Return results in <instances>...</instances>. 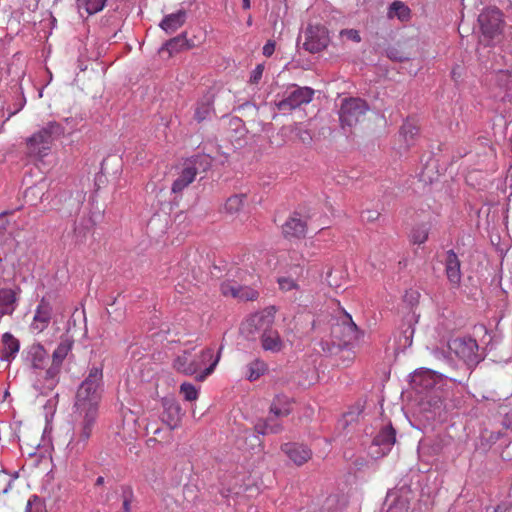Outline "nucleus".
Returning a JSON list of instances; mask_svg holds the SVG:
<instances>
[{
    "label": "nucleus",
    "mask_w": 512,
    "mask_h": 512,
    "mask_svg": "<svg viewBox=\"0 0 512 512\" xmlns=\"http://www.w3.org/2000/svg\"><path fill=\"white\" fill-rule=\"evenodd\" d=\"M102 385V369L92 367L77 390L72 413V435L66 446L69 458L77 457L86 449L95 430Z\"/></svg>",
    "instance_id": "obj_1"
},
{
    "label": "nucleus",
    "mask_w": 512,
    "mask_h": 512,
    "mask_svg": "<svg viewBox=\"0 0 512 512\" xmlns=\"http://www.w3.org/2000/svg\"><path fill=\"white\" fill-rule=\"evenodd\" d=\"M221 351L222 347L215 357L212 348H205L196 354L184 351L175 358L173 367L184 375L196 374V380L203 381L214 371L220 360Z\"/></svg>",
    "instance_id": "obj_2"
},
{
    "label": "nucleus",
    "mask_w": 512,
    "mask_h": 512,
    "mask_svg": "<svg viewBox=\"0 0 512 512\" xmlns=\"http://www.w3.org/2000/svg\"><path fill=\"white\" fill-rule=\"evenodd\" d=\"M273 322L274 316L271 313L256 314L242 325L241 331L251 339L259 333L262 348L265 351L278 353L283 349L284 344L278 331L272 327Z\"/></svg>",
    "instance_id": "obj_3"
},
{
    "label": "nucleus",
    "mask_w": 512,
    "mask_h": 512,
    "mask_svg": "<svg viewBox=\"0 0 512 512\" xmlns=\"http://www.w3.org/2000/svg\"><path fill=\"white\" fill-rule=\"evenodd\" d=\"M65 133L64 127L55 121L35 132L26 141L28 152L34 156H43L50 149L53 141L59 139Z\"/></svg>",
    "instance_id": "obj_4"
},
{
    "label": "nucleus",
    "mask_w": 512,
    "mask_h": 512,
    "mask_svg": "<svg viewBox=\"0 0 512 512\" xmlns=\"http://www.w3.org/2000/svg\"><path fill=\"white\" fill-rule=\"evenodd\" d=\"M478 22L484 39L487 44H494L501 39L504 20L502 13L497 8H488L480 13Z\"/></svg>",
    "instance_id": "obj_5"
},
{
    "label": "nucleus",
    "mask_w": 512,
    "mask_h": 512,
    "mask_svg": "<svg viewBox=\"0 0 512 512\" xmlns=\"http://www.w3.org/2000/svg\"><path fill=\"white\" fill-rule=\"evenodd\" d=\"M369 110L367 102L361 98L349 97L341 101L339 120L342 128L356 126Z\"/></svg>",
    "instance_id": "obj_6"
},
{
    "label": "nucleus",
    "mask_w": 512,
    "mask_h": 512,
    "mask_svg": "<svg viewBox=\"0 0 512 512\" xmlns=\"http://www.w3.org/2000/svg\"><path fill=\"white\" fill-rule=\"evenodd\" d=\"M332 337L337 340L333 341V346L346 347L353 345L360 338V332L356 324L353 322L351 316L347 313L340 321L333 324L331 328Z\"/></svg>",
    "instance_id": "obj_7"
},
{
    "label": "nucleus",
    "mask_w": 512,
    "mask_h": 512,
    "mask_svg": "<svg viewBox=\"0 0 512 512\" xmlns=\"http://www.w3.org/2000/svg\"><path fill=\"white\" fill-rule=\"evenodd\" d=\"M207 160L208 159L205 156H195L190 159H187L183 163V168L179 176L175 179V181L172 184V192L180 193L186 187H188L194 181L196 175L198 174L199 167L202 166L204 162L206 164H209Z\"/></svg>",
    "instance_id": "obj_8"
},
{
    "label": "nucleus",
    "mask_w": 512,
    "mask_h": 512,
    "mask_svg": "<svg viewBox=\"0 0 512 512\" xmlns=\"http://www.w3.org/2000/svg\"><path fill=\"white\" fill-rule=\"evenodd\" d=\"M314 95V90L310 87L293 86L292 91H287L282 100L276 103L279 111L290 112L303 104L309 103Z\"/></svg>",
    "instance_id": "obj_9"
},
{
    "label": "nucleus",
    "mask_w": 512,
    "mask_h": 512,
    "mask_svg": "<svg viewBox=\"0 0 512 512\" xmlns=\"http://www.w3.org/2000/svg\"><path fill=\"white\" fill-rule=\"evenodd\" d=\"M449 349L468 366L476 365L480 361L478 344L472 338H456L449 342Z\"/></svg>",
    "instance_id": "obj_10"
},
{
    "label": "nucleus",
    "mask_w": 512,
    "mask_h": 512,
    "mask_svg": "<svg viewBox=\"0 0 512 512\" xmlns=\"http://www.w3.org/2000/svg\"><path fill=\"white\" fill-rule=\"evenodd\" d=\"M303 48L309 53H319L327 48L330 38L328 30L321 25H309L305 30Z\"/></svg>",
    "instance_id": "obj_11"
},
{
    "label": "nucleus",
    "mask_w": 512,
    "mask_h": 512,
    "mask_svg": "<svg viewBox=\"0 0 512 512\" xmlns=\"http://www.w3.org/2000/svg\"><path fill=\"white\" fill-rule=\"evenodd\" d=\"M411 499L412 491L405 485L388 492L386 497L388 508L386 512H407Z\"/></svg>",
    "instance_id": "obj_12"
},
{
    "label": "nucleus",
    "mask_w": 512,
    "mask_h": 512,
    "mask_svg": "<svg viewBox=\"0 0 512 512\" xmlns=\"http://www.w3.org/2000/svg\"><path fill=\"white\" fill-rule=\"evenodd\" d=\"M60 372L61 370L53 365H50L47 369L39 370L33 384L34 389L43 395L49 394L59 383Z\"/></svg>",
    "instance_id": "obj_13"
},
{
    "label": "nucleus",
    "mask_w": 512,
    "mask_h": 512,
    "mask_svg": "<svg viewBox=\"0 0 512 512\" xmlns=\"http://www.w3.org/2000/svg\"><path fill=\"white\" fill-rule=\"evenodd\" d=\"M162 407V422L165 423L170 430L179 427L183 416L180 404L174 398L165 397L162 399Z\"/></svg>",
    "instance_id": "obj_14"
},
{
    "label": "nucleus",
    "mask_w": 512,
    "mask_h": 512,
    "mask_svg": "<svg viewBox=\"0 0 512 512\" xmlns=\"http://www.w3.org/2000/svg\"><path fill=\"white\" fill-rule=\"evenodd\" d=\"M444 265L448 281L452 286L458 287L462 279L461 262L453 250H448L446 252Z\"/></svg>",
    "instance_id": "obj_15"
},
{
    "label": "nucleus",
    "mask_w": 512,
    "mask_h": 512,
    "mask_svg": "<svg viewBox=\"0 0 512 512\" xmlns=\"http://www.w3.org/2000/svg\"><path fill=\"white\" fill-rule=\"evenodd\" d=\"M52 312L53 309L51 303L43 297L35 310L31 328L38 332H42L46 329L50 324Z\"/></svg>",
    "instance_id": "obj_16"
},
{
    "label": "nucleus",
    "mask_w": 512,
    "mask_h": 512,
    "mask_svg": "<svg viewBox=\"0 0 512 512\" xmlns=\"http://www.w3.org/2000/svg\"><path fill=\"white\" fill-rule=\"evenodd\" d=\"M437 384V375L431 370L416 371L411 376V385L418 392L429 391Z\"/></svg>",
    "instance_id": "obj_17"
},
{
    "label": "nucleus",
    "mask_w": 512,
    "mask_h": 512,
    "mask_svg": "<svg viewBox=\"0 0 512 512\" xmlns=\"http://www.w3.org/2000/svg\"><path fill=\"white\" fill-rule=\"evenodd\" d=\"M281 449L298 466L306 463L312 456L309 448L297 443H285Z\"/></svg>",
    "instance_id": "obj_18"
},
{
    "label": "nucleus",
    "mask_w": 512,
    "mask_h": 512,
    "mask_svg": "<svg viewBox=\"0 0 512 512\" xmlns=\"http://www.w3.org/2000/svg\"><path fill=\"white\" fill-rule=\"evenodd\" d=\"M221 291L223 295L225 296H232L234 298H238L240 300H254L257 298L258 293L257 291L249 288V287H243L236 283L232 282H223L221 284Z\"/></svg>",
    "instance_id": "obj_19"
},
{
    "label": "nucleus",
    "mask_w": 512,
    "mask_h": 512,
    "mask_svg": "<svg viewBox=\"0 0 512 512\" xmlns=\"http://www.w3.org/2000/svg\"><path fill=\"white\" fill-rule=\"evenodd\" d=\"M396 441V431L395 429L389 425L385 426L380 430V432L375 436L373 440V445L380 448V451L377 454L385 455L394 445Z\"/></svg>",
    "instance_id": "obj_20"
},
{
    "label": "nucleus",
    "mask_w": 512,
    "mask_h": 512,
    "mask_svg": "<svg viewBox=\"0 0 512 512\" xmlns=\"http://www.w3.org/2000/svg\"><path fill=\"white\" fill-rule=\"evenodd\" d=\"M282 231L287 238H300L305 236L306 223L297 215H294L283 224Z\"/></svg>",
    "instance_id": "obj_21"
},
{
    "label": "nucleus",
    "mask_w": 512,
    "mask_h": 512,
    "mask_svg": "<svg viewBox=\"0 0 512 512\" xmlns=\"http://www.w3.org/2000/svg\"><path fill=\"white\" fill-rule=\"evenodd\" d=\"M27 358L33 369L42 370L48 361V353L41 344L34 343L29 347Z\"/></svg>",
    "instance_id": "obj_22"
},
{
    "label": "nucleus",
    "mask_w": 512,
    "mask_h": 512,
    "mask_svg": "<svg viewBox=\"0 0 512 512\" xmlns=\"http://www.w3.org/2000/svg\"><path fill=\"white\" fill-rule=\"evenodd\" d=\"M187 18V13L185 10L180 9L175 13L166 15L161 23L160 27L166 32V33H173L176 30H178L180 27L183 26Z\"/></svg>",
    "instance_id": "obj_23"
},
{
    "label": "nucleus",
    "mask_w": 512,
    "mask_h": 512,
    "mask_svg": "<svg viewBox=\"0 0 512 512\" xmlns=\"http://www.w3.org/2000/svg\"><path fill=\"white\" fill-rule=\"evenodd\" d=\"M278 417H275L274 415L270 414L267 418L259 419L255 423V431L260 435H267V434H278L283 431L282 424L277 420Z\"/></svg>",
    "instance_id": "obj_24"
},
{
    "label": "nucleus",
    "mask_w": 512,
    "mask_h": 512,
    "mask_svg": "<svg viewBox=\"0 0 512 512\" xmlns=\"http://www.w3.org/2000/svg\"><path fill=\"white\" fill-rule=\"evenodd\" d=\"M1 341L3 345L1 359L10 362L18 353L20 343L10 332L4 333Z\"/></svg>",
    "instance_id": "obj_25"
},
{
    "label": "nucleus",
    "mask_w": 512,
    "mask_h": 512,
    "mask_svg": "<svg viewBox=\"0 0 512 512\" xmlns=\"http://www.w3.org/2000/svg\"><path fill=\"white\" fill-rule=\"evenodd\" d=\"M270 414L275 417H286L292 412L291 400L286 395H277L271 405Z\"/></svg>",
    "instance_id": "obj_26"
},
{
    "label": "nucleus",
    "mask_w": 512,
    "mask_h": 512,
    "mask_svg": "<svg viewBox=\"0 0 512 512\" xmlns=\"http://www.w3.org/2000/svg\"><path fill=\"white\" fill-rule=\"evenodd\" d=\"M16 295L11 289L0 290V317L12 315L16 309Z\"/></svg>",
    "instance_id": "obj_27"
},
{
    "label": "nucleus",
    "mask_w": 512,
    "mask_h": 512,
    "mask_svg": "<svg viewBox=\"0 0 512 512\" xmlns=\"http://www.w3.org/2000/svg\"><path fill=\"white\" fill-rule=\"evenodd\" d=\"M387 17L397 18L401 22H407L411 18L410 8L402 1H394L388 8Z\"/></svg>",
    "instance_id": "obj_28"
},
{
    "label": "nucleus",
    "mask_w": 512,
    "mask_h": 512,
    "mask_svg": "<svg viewBox=\"0 0 512 512\" xmlns=\"http://www.w3.org/2000/svg\"><path fill=\"white\" fill-rule=\"evenodd\" d=\"M246 369V378L253 382L258 380L262 375L266 373L267 364L260 359H254L247 365Z\"/></svg>",
    "instance_id": "obj_29"
},
{
    "label": "nucleus",
    "mask_w": 512,
    "mask_h": 512,
    "mask_svg": "<svg viewBox=\"0 0 512 512\" xmlns=\"http://www.w3.org/2000/svg\"><path fill=\"white\" fill-rule=\"evenodd\" d=\"M347 504V499L343 495L333 494L326 498L323 509L327 512H340Z\"/></svg>",
    "instance_id": "obj_30"
},
{
    "label": "nucleus",
    "mask_w": 512,
    "mask_h": 512,
    "mask_svg": "<svg viewBox=\"0 0 512 512\" xmlns=\"http://www.w3.org/2000/svg\"><path fill=\"white\" fill-rule=\"evenodd\" d=\"M71 347V343L67 341L61 342L53 351L51 365L61 370L62 363L71 350Z\"/></svg>",
    "instance_id": "obj_31"
},
{
    "label": "nucleus",
    "mask_w": 512,
    "mask_h": 512,
    "mask_svg": "<svg viewBox=\"0 0 512 512\" xmlns=\"http://www.w3.org/2000/svg\"><path fill=\"white\" fill-rule=\"evenodd\" d=\"M106 0H77L78 8L85 9L89 15L101 11L105 6Z\"/></svg>",
    "instance_id": "obj_32"
},
{
    "label": "nucleus",
    "mask_w": 512,
    "mask_h": 512,
    "mask_svg": "<svg viewBox=\"0 0 512 512\" xmlns=\"http://www.w3.org/2000/svg\"><path fill=\"white\" fill-rule=\"evenodd\" d=\"M245 195H233L229 197L224 205V209L229 214H235L241 210L244 204Z\"/></svg>",
    "instance_id": "obj_33"
},
{
    "label": "nucleus",
    "mask_w": 512,
    "mask_h": 512,
    "mask_svg": "<svg viewBox=\"0 0 512 512\" xmlns=\"http://www.w3.org/2000/svg\"><path fill=\"white\" fill-rule=\"evenodd\" d=\"M166 47L170 53H174V52H178L182 49L190 48L185 34H182L173 39H170L166 43Z\"/></svg>",
    "instance_id": "obj_34"
},
{
    "label": "nucleus",
    "mask_w": 512,
    "mask_h": 512,
    "mask_svg": "<svg viewBox=\"0 0 512 512\" xmlns=\"http://www.w3.org/2000/svg\"><path fill=\"white\" fill-rule=\"evenodd\" d=\"M211 112L212 102L210 99H206L205 101L198 103L194 117L198 122H202L210 116Z\"/></svg>",
    "instance_id": "obj_35"
},
{
    "label": "nucleus",
    "mask_w": 512,
    "mask_h": 512,
    "mask_svg": "<svg viewBox=\"0 0 512 512\" xmlns=\"http://www.w3.org/2000/svg\"><path fill=\"white\" fill-rule=\"evenodd\" d=\"M122 509L117 512H131V504L134 499L133 490L128 486L122 487Z\"/></svg>",
    "instance_id": "obj_36"
},
{
    "label": "nucleus",
    "mask_w": 512,
    "mask_h": 512,
    "mask_svg": "<svg viewBox=\"0 0 512 512\" xmlns=\"http://www.w3.org/2000/svg\"><path fill=\"white\" fill-rule=\"evenodd\" d=\"M25 512H48V511L46 509L45 502L37 495H33L28 500Z\"/></svg>",
    "instance_id": "obj_37"
},
{
    "label": "nucleus",
    "mask_w": 512,
    "mask_h": 512,
    "mask_svg": "<svg viewBox=\"0 0 512 512\" xmlns=\"http://www.w3.org/2000/svg\"><path fill=\"white\" fill-rule=\"evenodd\" d=\"M180 393L186 401H195L199 395L198 389L193 384L187 382L181 384Z\"/></svg>",
    "instance_id": "obj_38"
},
{
    "label": "nucleus",
    "mask_w": 512,
    "mask_h": 512,
    "mask_svg": "<svg viewBox=\"0 0 512 512\" xmlns=\"http://www.w3.org/2000/svg\"><path fill=\"white\" fill-rule=\"evenodd\" d=\"M291 132L295 133L297 138L306 145H309L312 142V135L311 133L303 129L299 124H294L291 128Z\"/></svg>",
    "instance_id": "obj_39"
},
{
    "label": "nucleus",
    "mask_w": 512,
    "mask_h": 512,
    "mask_svg": "<svg viewBox=\"0 0 512 512\" xmlns=\"http://www.w3.org/2000/svg\"><path fill=\"white\" fill-rule=\"evenodd\" d=\"M428 238V230L424 226L416 227L411 232V240L414 244H422Z\"/></svg>",
    "instance_id": "obj_40"
},
{
    "label": "nucleus",
    "mask_w": 512,
    "mask_h": 512,
    "mask_svg": "<svg viewBox=\"0 0 512 512\" xmlns=\"http://www.w3.org/2000/svg\"><path fill=\"white\" fill-rule=\"evenodd\" d=\"M89 220L81 221L74 227V234L78 242H84L87 231L89 230Z\"/></svg>",
    "instance_id": "obj_41"
},
{
    "label": "nucleus",
    "mask_w": 512,
    "mask_h": 512,
    "mask_svg": "<svg viewBox=\"0 0 512 512\" xmlns=\"http://www.w3.org/2000/svg\"><path fill=\"white\" fill-rule=\"evenodd\" d=\"M401 134L404 136L405 140L408 142L410 140H413L414 137L418 134V129L412 123L406 122L401 127Z\"/></svg>",
    "instance_id": "obj_42"
},
{
    "label": "nucleus",
    "mask_w": 512,
    "mask_h": 512,
    "mask_svg": "<svg viewBox=\"0 0 512 512\" xmlns=\"http://www.w3.org/2000/svg\"><path fill=\"white\" fill-rule=\"evenodd\" d=\"M411 319L408 321V326L403 330V342L400 338L399 342L403 347H409L412 345V338L414 334V328L411 325Z\"/></svg>",
    "instance_id": "obj_43"
},
{
    "label": "nucleus",
    "mask_w": 512,
    "mask_h": 512,
    "mask_svg": "<svg viewBox=\"0 0 512 512\" xmlns=\"http://www.w3.org/2000/svg\"><path fill=\"white\" fill-rule=\"evenodd\" d=\"M385 55L393 61L402 62L407 60V57H405L396 47H388L385 50Z\"/></svg>",
    "instance_id": "obj_44"
},
{
    "label": "nucleus",
    "mask_w": 512,
    "mask_h": 512,
    "mask_svg": "<svg viewBox=\"0 0 512 512\" xmlns=\"http://www.w3.org/2000/svg\"><path fill=\"white\" fill-rule=\"evenodd\" d=\"M340 36L345 37L348 40H351L355 43L361 42V36L358 30L356 29H343L340 31Z\"/></svg>",
    "instance_id": "obj_45"
},
{
    "label": "nucleus",
    "mask_w": 512,
    "mask_h": 512,
    "mask_svg": "<svg viewBox=\"0 0 512 512\" xmlns=\"http://www.w3.org/2000/svg\"><path fill=\"white\" fill-rule=\"evenodd\" d=\"M278 283H279L281 290H283V291H289V290L298 288L297 283L291 278H286V277L280 278L278 280Z\"/></svg>",
    "instance_id": "obj_46"
},
{
    "label": "nucleus",
    "mask_w": 512,
    "mask_h": 512,
    "mask_svg": "<svg viewBox=\"0 0 512 512\" xmlns=\"http://www.w3.org/2000/svg\"><path fill=\"white\" fill-rule=\"evenodd\" d=\"M263 72H264V65H263V64H258V65L253 69V71L251 72V75H250V83H252V84H257V83H259V81H260V80H261V78H262Z\"/></svg>",
    "instance_id": "obj_47"
},
{
    "label": "nucleus",
    "mask_w": 512,
    "mask_h": 512,
    "mask_svg": "<svg viewBox=\"0 0 512 512\" xmlns=\"http://www.w3.org/2000/svg\"><path fill=\"white\" fill-rule=\"evenodd\" d=\"M10 214V212L8 211H4L2 213H0V238L5 236L6 232H7V229L9 227V220H8V215Z\"/></svg>",
    "instance_id": "obj_48"
},
{
    "label": "nucleus",
    "mask_w": 512,
    "mask_h": 512,
    "mask_svg": "<svg viewBox=\"0 0 512 512\" xmlns=\"http://www.w3.org/2000/svg\"><path fill=\"white\" fill-rule=\"evenodd\" d=\"M380 213L376 210H366L362 212V219L367 222H374L379 218Z\"/></svg>",
    "instance_id": "obj_49"
},
{
    "label": "nucleus",
    "mask_w": 512,
    "mask_h": 512,
    "mask_svg": "<svg viewBox=\"0 0 512 512\" xmlns=\"http://www.w3.org/2000/svg\"><path fill=\"white\" fill-rule=\"evenodd\" d=\"M275 51V42L274 41H268L263 46V55L266 57H270Z\"/></svg>",
    "instance_id": "obj_50"
},
{
    "label": "nucleus",
    "mask_w": 512,
    "mask_h": 512,
    "mask_svg": "<svg viewBox=\"0 0 512 512\" xmlns=\"http://www.w3.org/2000/svg\"><path fill=\"white\" fill-rule=\"evenodd\" d=\"M509 508L506 504L498 505L493 508H487L486 512H508Z\"/></svg>",
    "instance_id": "obj_51"
},
{
    "label": "nucleus",
    "mask_w": 512,
    "mask_h": 512,
    "mask_svg": "<svg viewBox=\"0 0 512 512\" xmlns=\"http://www.w3.org/2000/svg\"><path fill=\"white\" fill-rule=\"evenodd\" d=\"M242 7H243V9H250L251 0H242Z\"/></svg>",
    "instance_id": "obj_52"
},
{
    "label": "nucleus",
    "mask_w": 512,
    "mask_h": 512,
    "mask_svg": "<svg viewBox=\"0 0 512 512\" xmlns=\"http://www.w3.org/2000/svg\"><path fill=\"white\" fill-rule=\"evenodd\" d=\"M104 482H105L104 477L99 476V477L96 479L95 485H96V486H100V485H103V484H104Z\"/></svg>",
    "instance_id": "obj_53"
},
{
    "label": "nucleus",
    "mask_w": 512,
    "mask_h": 512,
    "mask_svg": "<svg viewBox=\"0 0 512 512\" xmlns=\"http://www.w3.org/2000/svg\"><path fill=\"white\" fill-rule=\"evenodd\" d=\"M419 294L417 292H411V299H417Z\"/></svg>",
    "instance_id": "obj_54"
},
{
    "label": "nucleus",
    "mask_w": 512,
    "mask_h": 512,
    "mask_svg": "<svg viewBox=\"0 0 512 512\" xmlns=\"http://www.w3.org/2000/svg\"><path fill=\"white\" fill-rule=\"evenodd\" d=\"M247 25L248 26H251L252 25V16L250 15L247 19Z\"/></svg>",
    "instance_id": "obj_55"
},
{
    "label": "nucleus",
    "mask_w": 512,
    "mask_h": 512,
    "mask_svg": "<svg viewBox=\"0 0 512 512\" xmlns=\"http://www.w3.org/2000/svg\"><path fill=\"white\" fill-rule=\"evenodd\" d=\"M113 495V493H108L105 497V502H108L111 498V496Z\"/></svg>",
    "instance_id": "obj_56"
},
{
    "label": "nucleus",
    "mask_w": 512,
    "mask_h": 512,
    "mask_svg": "<svg viewBox=\"0 0 512 512\" xmlns=\"http://www.w3.org/2000/svg\"><path fill=\"white\" fill-rule=\"evenodd\" d=\"M323 351L332 352V349H331L330 347L325 348V347L323 346Z\"/></svg>",
    "instance_id": "obj_57"
},
{
    "label": "nucleus",
    "mask_w": 512,
    "mask_h": 512,
    "mask_svg": "<svg viewBox=\"0 0 512 512\" xmlns=\"http://www.w3.org/2000/svg\"><path fill=\"white\" fill-rule=\"evenodd\" d=\"M153 433L154 434H158L159 433V429H156Z\"/></svg>",
    "instance_id": "obj_58"
}]
</instances>
